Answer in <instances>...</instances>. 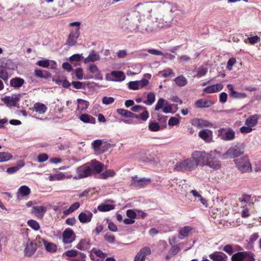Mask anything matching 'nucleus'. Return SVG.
Returning <instances> with one entry per match:
<instances>
[{"instance_id": "nucleus-1", "label": "nucleus", "mask_w": 261, "mask_h": 261, "mask_svg": "<svg viewBox=\"0 0 261 261\" xmlns=\"http://www.w3.org/2000/svg\"><path fill=\"white\" fill-rule=\"evenodd\" d=\"M120 26L124 31H136L141 33L151 32L153 28L148 24L145 18L139 17L138 12L133 9L129 10L121 17Z\"/></svg>"}, {"instance_id": "nucleus-2", "label": "nucleus", "mask_w": 261, "mask_h": 261, "mask_svg": "<svg viewBox=\"0 0 261 261\" xmlns=\"http://www.w3.org/2000/svg\"><path fill=\"white\" fill-rule=\"evenodd\" d=\"M164 3L166 4V5L158 8L153 13L155 20L149 24L153 27L152 31L170 27L171 23L173 20V13L177 10L175 7L170 3L166 2Z\"/></svg>"}, {"instance_id": "nucleus-3", "label": "nucleus", "mask_w": 261, "mask_h": 261, "mask_svg": "<svg viewBox=\"0 0 261 261\" xmlns=\"http://www.w3.org/2000/svg\"><path fill=\"white\" fill-rule=\"evenodd\" d=\"M136 12H138L139 17L144 18L148 21V24L152 23L153 20L150 21L151 17V12L152 10V2H144L135 5L133 8Z\"/></svg>"}, {"instance_id": "nucleus-4", "label": "nucleus", "mask_w": 261, "mask_h": 261, "mask_svg": "<svg viewBox=\"0 0 261 261\" xmlns=\"http://www.w3.org/2000/svg\"><path fill=\"white\" fill-rule=\"evenodd\" d=\"M217 152L216 150L211 151L210 153H206L204 151H195L192 154V161L196 163V167L199 165H205L208 160L215 158Z\"/></svg>"}, {"instance_id": "nucleus-5", "label": "nucleus", "mask_w": 261, "mask_h": 261, "mask_svg": "<svg viewBox=\"0 0 261 261\" xmlns=\"http://www.w3.org/2000/svg\"><path fill=\"white\" fill-rule=\"evenodd\" d=\"M244 152V145L241 144L231 147L226 152L221 155V159L235 158L242 155Z\"/></svg>"}, {"instance_id": "nucleus-6", "label": "nucleus", "mask_w": 261, "mask_h": 261, "mask_svg": "<svg viewBox=\"0 0 261 261\" xmlns=\"http://www.w3.org/2000/svg\"><path fill=\"white\" fill-rule=\"evenodd\" d=\"M196 163L191 159H188L182 161L177 162L173 170L175 171H190L195 169Z\"/></svg>"}, {"instance_id": "nucleus-7", "label": "nucleus", "mask_w": 261, "mask_h": 261, "mask_svg": "<svg viewBox=\"0 0 261 261\" xmlns=\"http://www.w3.org/2000/svg\"><path fill=\"white\" fill-rule=\"evenodd\" d=\"M75 171L77 175L73 178L76 179L86 178L92 174V169L89 166L88 163L77 167Z\"/></svg>"}, {"instance_id": "nucleus-8", "label": "nucleus", "mask_w": 261, "mask_h": 261, "mask_svg": "<svg viewBox=\"0 0 261 261\" xmlns=\"http://www.w3.org/2000/svg\"><path fill=\"white\" fill-rule=\"evenodd\" d=\"M238 169L242 172H250L252 167L247 156H243L234 160Z\"/></svg>"}, {"instance_id": "nucleus-9", "label": "nucleus", "mask_w": 261, "mask_h": 261, "mask_svg": "<svg viewBox=\"0 0 261 261\" xmlns=\"http://www.w3.org/2000/svg\"><path fill=\"white\" fill-rule=\"evenodd\" d=\"M218 136L224 141H231L235 138V132L231 128H221L218 130Z\"/></svg>"}, {"instance_id": "nucleus-10", "label": "nucleus", "mask_w": 261, "mask_h": 261, "mask_svg": "<svg viewBox=\"0 0 261 261\" xmlns=\"http://www.w3.org/2000/svg\"><path fill=\"white\" fill-rule=\"evenodd\" d=\"M20 94H13L11 97L6 96L2 98V100L8 107H17V103L20 100Z\"/></svg>"}, {"instance_id": "nucleus-11", "label": "nucleus", "mask_w": 261, "mask_h": 261, "mask_svg": "<svg viewBox=\"0 0 261 261\" xmlns=\"http://www.w3.org/2000/svg\"><path fill=\"white\" fill-rule=\"evenodd\" d=\"M80 33L79 28H77L75 31H72L69 34L66 40V44L69 46H72L76 44V40L80 37Z\"/></svg>"}, {"instance_id": "nucleus-12", "label": "nucleus", "mask_w": 261, "mask_h": 261, "mask_svg": "<svg viewBox=\"0 0 261 261\" xmlns=\"http://www.w3.org/2000/svg\"><path fill=\"white\" fill-rule=\"evenodd\" d=\"M0 65L7 70H14L17 68V65L12 60L3 58L0 60Z\"/></svg>"}, {"instance_id": "nucleus-13", "label": "nucleus", "mask_w": 261, "mask_h": 261, "mask_svg": "<svg viewBox=\"0 0 261 261\" xmlns=\"http://www.w3.org/2000/svg\"><path fill=\"white\" fill-rule=\"evenodd\" d=\"M88 164L92 169V174L94 173L99 174L103 170V165L95 160H91L90 162H88Z\"/></svg>"}, {"instance_id": "nucleus-14", "label": "nucleus", "mask_w": 261, "mask_h": 261, "mask_svg": "<svg viewBox=\"0 0 261 261\" xmlns=\"http://www.w3.org/2000/svg\"><path fill=\"white\" fill-rule=\"evenodd\" d=\"M227 87L229 90V96L233 99H244L247 97L245 93L237 92L233 89V86L231 84H228Z\"/></svg>"}, {"instance_id": "nucleus-15", "label": "nucleus", "mask_w": 261, "mask_h": 261, "mask_svg": "<svg viewBox=\"0 0 261 261\" xmlns=\"http://www.w3.org/2000/svg\"><path fill=\"white\" fill-rule=\"evenodd\" d=\"M192 124L199 128L204 127H211L213 124L207 120L199 118H195L192 120Z\"/></svg>"}, {"instance_id": "nucleus-16", "label": "nucleus", "mask_w": 261, "mask_h": 261, "mask_svg": "<svg viewBox=\"0 0 261 261\" xmlns=\"http://www.w3.org/2000/svg\"><path fill=\"white\" fill-rule=\"evenodd\" d=\"M213 261H226L227 256L222 252H215L209 255Z\"/></svg>"}, {"instance_id": "nucleus-17", "label": "nucleus", "mask_w": 261, "mask_h": 261, "mask_svg": "<svg viewBox=\"0 0 261 261\" xmlns=\"http://www.w3.org/2000/svg\"><path fill=\"white\" fill-rule=\"evenodd\" d=\"M37 244L33 242L27 244L24 252L25 256H31L36 251Z\"/></svg>"}, {"instance_id": "nucleus-18", "label": "nucleus", "mask_w": 261, "mask_h": 261, "mask_svg": "<svg viewBox=\"0 0 261 261\" xmlns=\"http://www.w3.org/2000/svg\"><path fill=\"white\" fill-rule=\"evenodd\" d=\"M132 181V184L135 187L142 188L146 186L149 182L150 179H147L145 178L138 179L137 177H133Z\"/></svg>"}, {"instance_id": "nucleus-19", "label": "nucleus", "mask_w": 261, "mask_h": 261, "mask_svg": "<svg viewBox=\"0 0 261 261\" xmlns=\"http://www.w3.org/2000/svg\"><path fill=\"white\" fill-rule=\"evenodd\" d=\"M223 86L221 84H217L205 87L203 89V92L207 93H213L219 92L222 90Z\"/></svg>"}, {"instance_id": "nucleus-20", "label": "nucleus", "mask_w": 261, "mask_h": 261, "mask_svg": "<svg viewBox=\"0 0 261 261\" xmlns=\"http://www.w3.org/2000/svg\"><path fill=\"white\" fill-rule=\"evenodd\" d=\"M72 236L75 237L73 231L69 228H66L63 232V242L64 244L70 243L72 241L68 240L71 238Z\"/></svg>"}, {"instance_id": "nucleus-21", "label": "nucleus", "mask_w": 261, "mask_h": 261, "mask_svg": "<svg viewBox=\"0 0 261 261\" xmlns=\"http://www.w3.org/2000/svg\"><path fill=\"white\" fill-rule=\"evenodd\" d=\"M100 59L99 55L95 50H91L89 55L84 59V63L87 64L89 62H94L96 61L99 60Z\"/></svg>"}, {"instance_id": "nucleus-22", "label": "nucleus", "mask_w": 261, "mask_h": 261, "mask_svg": "<svg viewBox=\"0 0 261 261\" xmlns=\"http://www.w3.org/2000/svg\"><path fill=\"white\" fill-rule=\"evenodd\" d=\"M47 209L43 206H35L33 207L32 213L39 218H42Z\"/></svg>"}, {"instance_id": "nucleus-23", "label": "nucleus", "mask_w": 261, "mask_h": 261, "mask_svg": "<svg viewBox=\"0 0 261 261\" xmlns=\"http://www.w3.org/2000/svg\"><path fill=\"white\" fill-rule=\"evenodd\" d=\"M52 81L59 86L62 85L65 88H68L71 86L70 83L67 80L66 77H63L61 79L58 76L57 78H53Z\"/></svg>"}, {"instance_id": "nucleus-24", "label": "nucleus", "mask_w": 261, "mask_h": 261, "mask_svg": "<svg viewBox=\"0 0 261 261\" xmlns=\"http://www.w3.org/2000/svg\"><path fill=\"white\" fill-rule=\"evenodd\" d=\"M213 103L211 100L205 99H200L197 100L195 103V106L197 108H209Z\"/></svg>"}, {"instance_id": "nucleus-25", "label": "nucleus", "mask_w": 261, "mask_h": 261, "mask_svg": "<svg viewBox=\"0 0 261 261\" xmlns=\"http://www.w3.org/2000/svg\"><path fill=\"white\" fill-rule=\"evenodd\" d=\"M93 217V214L88 212V214L85 213H81L79 215V220L82 223H87L91 221Z\"/></svg>"}, {"instance_id": "nucleus-26", "label": "nucleus", "mask_w": 261, "mask_h": 261, "mask_svg": "<svg viewBox=\"0 0 261 261\" xmlns=\"http://www.w3.org/2000/svg\"><path fill=\"white\" fill-rule=\"evenodd\" d=\"M24 83V80L20 77H16L12 79L10 82V85L11 87L15 88L21 87Z\"/></svg>"}, {"instance_id": "nucleus-27", "label": "nucleus", "mask_w": 261, "mask_h": 261, "mask_svg": "<svg viewBox=\"0 0 261 261\" xmlns=\"http://www.w3.org/2000/svg\"><path fill=\"white\" fill-rule=\"evenodd\" d=\"M111 75L116 79L115 80H112V81L122 82L124 81L125 78L124 72L121 71H112L111 73Z\"/></svg>"}, {"instance_id": "nucleus-28", "label": "nucleus", "mask_w": 261, "mask_h": 261, "mask_svg": "<svg viewBox=\"0 0 261 261\" xmlns=\"http://www.w3.org/2000/svg\"><path fill=\"white\" fill-rule=\"evenodd\" d=\"M258 118H259L258 115L257 114L250 116L246 120L245 124L247 126L253 127L257 124Z\"/></svg>"}, {"instance_id": "nucleus-29", "label": "nucleus", "mask_w": 261, "mask_h": 261, "mask_svg": "<svg viewBox=\"0 0 261 261\" xmlns=\"http://www.w3.org/2000/svg\"><path fill=\"white\" fill-rule=\"evenodd\" d=\"M117 113L124 118H135L136 114L123 109H118Z\"/></svg>"}, {"instance_id": "nucleus-30", "label": "nucleus", "mask_w": 261, "mask_h": 261, "mask_svg": "<svg viewBox=\"0 0 261 261\" xmlns=\"http://www.w3.org/2000/svg\"><path fill=\"white\" fill-rule=\"evenodd\" d=\"M83 59L82 54H74L69 58V60L75 66L80 65V62Z\"/></svg>"}, {"instance_id": "nucleus-31", "label": "nucleus", "mask_w": 261, "mask_h": 261, "mask_svg": "<svg viewBox=\"0 0 261 261\" xmlns=\"http://www.w3.org/2000/svg\"><path fill=\"white\" fill-rule=\"evenodd\" d=\"M206 165L214 170H217L221 167L220 162L216 159V157L211 161L208 160L206 162Z\"/></svg>"}, {"instance_id": "nucleus-32", "label": "nucleus", "mask_w": 261, "mask_h": 261, "mask_svg": "<svg viewBox=\"0 0 261 261\" xmlns=\"http://www.w3.org/2000/svg\"><path fill=\"white\" fill-rule=\"evenodd\" d=\"M34 109L39 114H44L47 111L46 106L43 103L36 102L34 105Z\"/></svg>"}, {"instance_id": "nucleus-33", "label": "nucleus", "mask_w": 261, "mask_h": 261, "mask_svg": "<svg viewBox=\"0 0 261 261\" xmlns=\"http://www.w3.org/2000/svg\"><path fill=\"white\" fill-rule=\"evenodd\" d=\"M70 84L71 85L76 89H85L86 87L89 86L90 83L88 82H81L80 81H73Z\"/></svg>"}, {"instance_id": "nucleus-34", "label": "nucleus", "mask_w": 261, "mask_h": 261, "mask_svg": "<svg viewBox=\"0 0 261 261\" xmlns=\"http://www.w3.org/2000/svg\"><path fill=\"white\" fill-rule=\"evenodd\" d=\"M77 101L78 102L77 110L79 111H83L86 110L89 105L88 101L81 98H78Z\"/></svg>"}, {"instance_id": "nucleus-35", "label": "nucleus", "mask_w": 261, "mask_h": 261, "mask_svg": "<svg viewBox=\"0 0 261 261\" xmlns=\"http://www.w3.org/2000/svg\"><path fill=\"white\" fill-rule=\"evenodd\" d=\"M80 120L84 123L94 124L96 122L95 118L87 114H84L80 116Z\"/></svg>"}, {"instance_id": "nucleus-36", "label": "nucleus", "mask_w": 261, "mask_h": 261, "mask_svg": "<svg viewBox=\"0 0 261 261\" xmlns=\"http://www.w3.org/2000/svg\"><path fill=\"white\" fill-rule=\"evenodd\" d=\"M42 242L45 247L46 250L50 252H55L57 250V246L53 243L48 242L44 239H42Z\"/></svg>"}, {"instance_id": "nucleus-37", "label": "nucleus", "mask_w": 261, "mask_h": 261, "mask_svg": "<svg viewBox=\"0 0 261 261\" xmlns=\"http://www.w3.org/2000/svg\"><path fill=\"white\" fill-rule=\"evenodd\" d=\"M211 132L208 129H202L199 132V136L206 142H209L211 139L209 134Z\"/></svg>"}, {"instance_id": "nucleus-38", "label": "nucleus", "mask_w": 261, "mask_h": 261, "mask_svg": "<svg viewBox=\"0 0 261 261\" xmlns=\"http://www.w3.org/2000/svg\"><path fill=\"white\" fill-rule=\"evenodd\" d=\"M31 193V189L27 186H22L18 190V193H19L22 197L29 195Z\"/></svg>"}, {"instance_id": "nucleus-39", "label": "nucleus", "mask_w": 261, "mask_h": 261, "mask_svg": "<svg viewBox=\"0 0 261 261\" xmlns=\"http://www.w3.org/2000/svg\"><path fill=\"white\" fill-rule=\"evenodd\" d=\"M24 165V164L22 161H20L19 163L15 167H12L7 168L6 172L8 174H12L14 173H15L17 171H18L21 168L23 167Z\"/></svg>"}, {"instance_id": "nucleus-40", "label": "nucleus", "mask_w": 261, "mask_h": 261, "mask_svg": "<svg viewBox=\"0 0 261 261\" xmlns=\"http://www.w3.org/2000/svg\"><path fill=\"white\" fill-rule=\"evenodd\" d=\"M115 206L112 204H101L98 206L97 209L100 212H107L114 209Z\"/></svg>"}, {"instance_id": "nucleus-41", "label": "nucleus", "mask_w": 261, "mask_h": 261, "mask_svg": "<svg viewBox=\"0 0 261 261\" xmlns=\"http://www.w3.org/2000/svg\"><path fill=\"white\" fill-rule=\"evenodd\" d=\"M174 81L176 85L179 87L184 86L187 84V80L183 75L176 77Z\"/></svg>"}, {"instance_id": "nucleus-42", "label": "nucleus", "mask_w": 261, "mask_h": 261, "mask_svg": "<svg viewBox=\"0 0 261 261\" xmlns=\"http://www.w3.org/2000/svg\"><path fill=\"white\" fill-rule=\"evenodd\" d=\"M193 229V227L189 226H186L180 229L179 234L184 237H187Z\"/></svg>"}, {"instance_id": "nucleus-43", "label": "nucleus", "mask_w": 261, "mask_h": 261, "mask_svg": "<svg viewBox=\"0 0 261 261\" xmlns=\"http://www.w3.org/2000/svg\"><path fill=\"white\" fill-rule=\"evenodd\" d=\"M12 158V155L7 152H0V163L7 162Z\"/></svg>"}, {"instance_id": "nucleus-44", "label": "nucleus", "mask_w": 261, "mask_h": 261, "mask_svg": "<svg viewBox=\"0 0 261 261\" xmlns=\"http://www.w3.org/2000/svg\"><path fill=\"white\" fill-rule=\"evenodd\" d=\"M148 129L151 132H158L161 129V127L158 122L151 121L149 124Z\"/></svg>"}, {"instance_id": "nucleus-45", "label": "nucleus", "mask_w": 261, "mask_h": 261, "mask_svg": "<svg viewBox=\"0 0 261 261\" xmlns=\"http://www.w3.org/2000/svg\"><path fill=\"white\" fill-rule=\"evenodd\" d=\"M147 100L144 101L143 102L148 106H151L154 102L155 99V96L154 93L149 92L147 94Z\"/></svg>"}, {"instance_id": "nucleus-46", "label": "nucleus", "mask_w": 261, "mask_h": 261, "mask_svg": "<svg viewBox=\"0 0 261 261\" xmlns=\"http://www.w3.org/2000/svg\"><path fill=\"white\" fill-rule=\"evenodd\" d=\"M115 175V172L112 170H107L99 175V178L107 179L109 177H113Z\"/></svg>"}, {"instance_id": "nucleus-47", "label": "nucleus", "mask_w": 261, "mask_h": 261, "mask_svg": "<svg viewBox=\"0 0 261 261\" xmlns=\"http://www.w3.org/2000/svg\"><path fill=\"white\" fill-rule=\"evenodd\" d=\"M80 203L78 202L74 203L69 207L68 210L64 212V214L66 215L70 214L74 211L76 210L80 207Z\"/></svg>"}, {"instance_id": "nucleus-48", "label": "nucleus", "mask_w": 261, "mask_h": 261, "mask_svg": "<svg viewBox=\"0 0 261 261\" xmlns=\"http://www.w3.org/2000/svg\"><path fill=\"white\" fill-rule=\"evenodd\" d=\"M35 74L36 76L41 78H47L50 74L46 71L43 72V71L41 69H35Z\"/></svg>"}, {"instance_id": "nucleus-49", "label": "nucleus", "mask_w": 261, "mask_h": 261, "mask_svg": "<svg viewBox=\"0 0 261 261\" xmlns=\"http://www.w3.org/2000/svg\"><path fill=\"white\" fill-rule=\"evenodd\" d=\"M0 78L4 80L5 82H6L8 80L9 77L8 75V73L7 72V70H6L4 67H2L0 65Z\"/></svg>"}, {"instance_id": "nucleus-50", "label": "nucleus", "mask_w": 261, "mask_h": 261, "mask_svg": "<svg viewBox=\"0 0 261 261\" xmlns=\"http://www.w3.org/2000/svg\"><path fill=\"white\" fill-rule=\"evenodd\" d=\"M244 253L243 252H239L233 254L231 256L232 261H243Z\"/></svg>"}, {"instance_id": "nucleus-51", "label": "nucleus", "mask_w": 261, "mask_h": 261, "mask_svg": "<svg viewBox=\"0 0 261 261\" xmlns=\"http://www.w3.org/2000/svg\"><path fill=\"white\" fill-rule=\"evenodd\" d=\"M90 245L89 241L83 239L78 243L76 246V248L81 250L84 249L85 247L87 248Z\"/></svg>"}, {"instance_id": "nucleus-52", "label": "nucleus", "mask_w": 261, "mask_h": 261, "mask_svg": "<svg viewBox=\"0 0 261 261\" xmlns=\"http://www.w3.org/2000/svg\"><path fill=\"white\" fill-rule=\"evenodd\" d=\"M144 111L140 115L136 114V117L134 118L139 119L143 121H146L149 117V113L146 109H143Z\"/></svg>"}, {"instance_id": "nucleus-53", "label": "nucleus", "mask_w": 261, "mask_h": 261, "mask_svg": "<svg viewBox=\"0 0 261 261\" xmlns=\"http://www.w3.org/2000/svg\"><path fill=\"white\" fill-rule=\"evenodd\" d=\"M28 225L31 227L34 230L37 231L40 228V225L36 221L31 219L28 221Z\"/></svg>"}, {"instance_id": "nucleus-54", "label": "nucleus", "mask_w": 261, "mask_h": 261, "mask_svg": "<svg viewBox=\"0 0 261 261\" xmlns=\"http://www.w3.org/2000/svg\"><path fill=\"white\" fill-rule=\"evenodd\" d=\"M244 253L243 261H255L254 255L252 253L244 251Z\"/></svg>"}, {"instance_id": "nucleus-55", "label": "nucleus", "mask_w": 261, "mask_h": 261, "mask_svg": "<svg viewBox=\"0 0 261 261\" xmlns=\"http://www.w3.org/2000/svg\"><path fill=\"white\" fill-rule=\"evenodd\" d=\"M36 64L44 68H48L50 65L49 61L47 59L39 60L37 62Z\"/></svg>"}, {"instance_id": "nucleus-56", "label": "nucleus", "mask_w": 261, "mask_h": 261, "mask_svg": "<svg viewBox=\"0 0 261 261\" xmlns=\"http://www.w3.org/2000/svg\"><path fill=\"white\" fill-rule=\"evenodd\" d=\"M128 87L130 89L136 90L140 89L138 81H132L128 83Z\"/></svg>"}, {"instance_id": "nucleus-57", "label": "nucleus", "mask_w": 261, "mask_h": 261, "mask_svg": "<svg viewBox=\"0 0 261 261\" xmlns=\"http://www.w3.org/2000/svg\"><path fill=\"white\" fill-rule=\"evenodd\" d=\"M142 256H144L146 258L147 255H150L151 253V249L148 247H144L142 248L139 252Z\"/></svg>"}, {"instance_id": "nucleus-58", "label": "nucleus", "mask_w": 261, "mask_h": 261, "mask_svg": "<svg viewBox=\"0 0 261 261\" xmlns=\"http://www.w3.org/2000/svg\"><path fill=\"white\" fill-rule=\"evenodd\" d=\"M93 253H94L97 257H99L101 258H105V257L107 256V254L106 253H103L100 250H96L95 248H93L92 250Z\"/></svg>"}, {"instance_id": "nucleus-59", "label": "nucleus", "mask_w": 261, "mask_h": 261, "mask_svg": "<svg viewBox=\"0 0 261 261\" xmlns=\"http://www.w3.org/2000/svg\"><path fill=\"white\" fill-rule=\"evenodd\" d=\"M101 145L102 141L99 139L94 140L92 143V147L95 151L98 150Z\"/></svg>"}, {"instance_id": "nucleus-60", "label": "nucleus", "mask_w": 261, "mask_h": 261, "mask_svg": "<svg viewBox=\"0 0 261 261\" xmlns=\"http://www.w3.org/2000/svg\"><path fill=\"white\" fill-rule=\"evenodd\" d=\"M75 74L77 80L83 79V70L82 68H77L75 70Z\"/></svg>"}, {"instance_id": "nucleus-61", "label": "nucleus", "mask_w": 261, "mask_h": 261, "mask_svg": "<svg viewBox=\"0 0 261 261\" xmlns=\"http://www.w3.org/2000/svg\"><path fill=\"white\" fill-rule=\"evenodd\" d=\"M79 252L76 250L72 249L66 251L63 253V255H65L68 257H74Z\"/></svg>"}, {"instance_id": "nucleus-62", "label": "nucleus", "mask_w": 261, "mask_h": 261, "mask_svg": "<svg viewBox=\"0 0 261 261\" xmlns=\"http://www.w3.org/2000/svg\"><path fill=\"white\" fill-rule=\"evenodd\" d=\"M114 101V98L112 97L105 96L102 98V102L103 104L108 105L112 103Z\"/></svg>"}, {"instance_id": "nucleus-63", "label": "nucleus", "mask_w": 261, "mask_h": 261, "mask_svg": "<svg viewBox=\"0 0 261 261\" xmlns=\"http://www.w3.org/2000/svg\"><path fill=\"white\" fill-rule=\"evenodd\" d=\"M197 76L199 77L204 75L207 72V68L203 67H200L197 69Z\"/></svg>"}, {"instance_id": "nucleus-64", "label": "nucleus", "mask_w": 261, "mask_h": 261, "mask_svg": "<svg viewBox=\"0 0 261 261\" xmlns=\"http://www.w3.org/2000/svg\"><path fill=\"white\" fill-rule=\"evenodd\" d=\"M236 63V59L234 58H230L227 63V68L229 70H231L232 68V66Z\"/></svg>"}]
</instances>
